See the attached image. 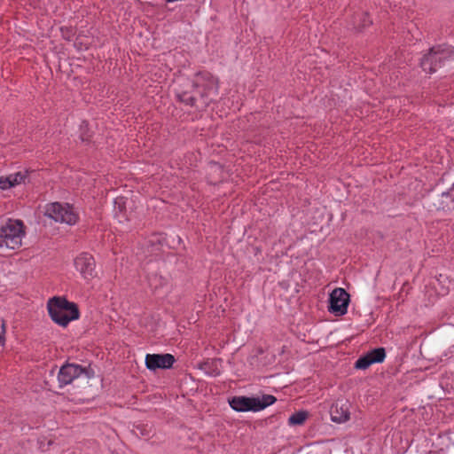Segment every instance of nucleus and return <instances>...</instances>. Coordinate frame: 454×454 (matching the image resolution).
I'll list each match as a JSON object with an SVG mask.
<instances>
[{"instance_id": "9b49d317", "label": "nucleus", "mask_w": 454, "mask_h": 454, "mask_svg": "<svg viewBox=\"0 0 454 454\" xmlns=\"http://www.w3.org/2000/svg\"><path fill=\"white\" fill-rule=\"evenodd\" d=\"M331 419L336 423H344L349 419L350 403L348 401L339 400L331 408Z\"/></svg>"}, {"instance_id": "423d86ee", "label": "nucleus", "mask_w": 454, "mask_h": 454, "mask_svg": "<svg viewBox=\"0 0 454 454\" xmlns=\"http://www.w3.org/2000/svg\"><path fill=\"white\" fill-rule=\"evenodd\" d=\"M45 215L55 222L74 225L76 223L78 215L74 208L68 204L54 202L47 205Z\"/></svg>"}, {"instance_id": "2eb2a0df", "label": "nucleus", "mask_w": 454, "mask_h": 454, "mask_svg": "<svg viewBox=\"0 0 454 454\" xmlns=\"http://www.w3.org/2000/svg\"><path fill=\"white\" fill-rule=\"evenodd\" d=\"M308 417V412L304 411H299L292 414L288 419V424L291 426H300L304 423Z\"/></svg>"}, {"instance_id": "f03ea898", "label": "nucleus", "mask_w": 454, "mask_h": 454, "mask_svg": "<svg viewBox=\"0 0 454 454\" xmlns=\"http://www.w3.org/2000/svg\"><path fill=\"white\" fill-rule=\"evenodd\" d=\"M47 309L51 318L61 326H67L71 321L76 320L80 317L77 305L64 297L50 299Z\"/></svg>"}, {"instance_id": "4468645a", "label": "nucleus", "mask_w": 454, "mask_h": 454, "mask_svg": "<svg viewBox=\"0 0 454 454\" xmlns=\"http://www.w3.org/2000/svg\"><path fill=\"white\" fill-rule=\"evenodd\" d=\"M366 354L372 364L382 363L386 357V352L383 348H374Z\"/></svg>"}, {"instance_id": "412c9836", "label": "nucleus", "mask_w": 454, "mask_h": 454, "mask_svg": "<svg viewBox=\"0 0 454 454\" xmlns=\"http://www.w3.org/2000/svg\"><path fill=\"white\" fill-rule=\"evenodd\" d=\"M442 195H443V196H445V195H446V196H450V197H451V198H454V184H453V187L450 189V192H446V193H445V192H443V193H442Z\"/></svg>"}, {"instance_id": "a211bd4d", "label": "nucleus", "mask_w": 454, "mask_h": 454, "mask_svg": "<svg viewBox=\"0 0 454 454\" xmlns=\"http://www.w3.org/2000/svg\"><path fill=\"white\" fill-rule=\"evenodd\" d=\"M10 184L11 183L8 178V176L0 177V190H6L12 188Z\"/></svg>"}, {"instance_id": "1a4fd4ad", "label": "nucleus", "mask_w": 454, "mask_h": 454, "mask_svg": "<svg viewBox=\"0 0 454 454\" xmlns=\"http://www.w3.org/2000/svg\"><path fill=\"white\" fill-rule=\"evenodd\" d=\"M86 373V369L79 364H67L60 367L58 381L60 387L71 384L75 379Z\"/></svg>"}, {"instance_id": "ddd939ff", "label": "nucleus", "mask_w": 454, "mask_h": 454, "mask_svg": "<svg viewBox=\"0 0 454 454\" xmlns=\"http://www.w3.org/2000/svg\"><path fill=\"white\" fill-rule=\"evenodd\" d=\"M27 171H19L13 174H10L8 176V178L10 180L11 187H14L16 185H19L22 183H25L26 179L27 178Z\"/></svg>"}, {"instance_id": "aec40b11", "label": "nucleus", "mask_w": 454, "mask_h": 454, "mask_svg": "<svg viewBox=\"0 0 454 454\" xmlns=\"http://www.w3.org/2000/svg\"><path fill=\"white\" fill-rule=\"evenodd\" d=\"M4 324L1 321V331H0V344H3L4 341Z\"/></svg>"}, {"instance_id": "20e7f679", "label": "nucleus", "mask_w": 454, "mask_h": 454, "mask_svg": "<svg viewBox=\"0 0 454 454\" xmlns=\"http://www.w3.org/2000/svg\"><path fill=\"white\" fill-rule=\"evenodd\" d=\"M275 402V396L263 395L261 397L234 396L229 400V404L234 411L239 412H257L264 410Z\"/></svg>"}, {"instance_id": "6ab92c4d", "label": "nucleus", "mask_w": 454, "mask_h": 454, "mask_svg": "<svg viewBox=\"0 0 454 454\" xmlns=\"http://www.w3.org/2000/svg\"><path fill=\"white\" fill-rule=\"evenodd\" d=\"M371 22L372 21L369 19V17L367 15H364V20H363L362 23L357 26V28H364V27H367Z\"/></svg>"}, {"instance_id": "9d476101", "label": "nucleus", "mask_w": 454, "mask_h": 454, "mask_svg": "<svg viewBox=\"0 0 454 454\" xmlns=\"http://www.w3.org/2000/svg\"><path fill=\"white\" fill-rule=\"evenodd\" d=\"M174 363L175 357L170 354H148L145 356L146 368L151 371L168 369Z\"/></svg>"}, {"instance_id": "dca6fc26", "label": "nucleus", "mask_w": 454, "mask_h": 454, "mask_svg": "<svg viewBox=\"0 0 454 454\" xmlns=\"http://www.w3.org/2000/svg\"><path fill=\"white\" fill-rule=\"evenodd\" d=\"M372 364H373L372 362L370 360V358L367 356V354H365L364 356L359 357L356 360V362L355 364V367L356 369L365 370L368 367H370Z\"/></svg>"}, {"instance_id": "6e6552de", "label": "nucleus", "mask_w": 454, "mask_h": 454, "mask_svg": "<svg viewBox=\"0 0 454 454\" xmlns=\"http://www.w3.org/2000/svg\"><path fill=\"white\" fill-rule=\"evenodd\" d=\"M74 267L81 276L90 280L96 277V263L93 256L88 253H82L74 259Z\"/></svg>"}, {"instance_id": "f257e3e1", "label": "nucleus", "mask_w": 454, "mask_h": 454, "mask_svg": "<svg viewBox=\"0 0 454 454\" xmlns=\"http://www.w3.org/2000/svg\"><path fill=\"white\" fill-rule=\"evenodd\" d=\"M192 87L194 91L189 92L176 89V98L185 105L192 106L196 95L201 98H211L218 92V80L208 73H200L196 75Z\"/></svg>"}, {"instance_id": "4be33fe9", "label": "nucleus", "mask_w": 454, "mask_h": 454, "mask_svg": "<svg viewBox=\"0 0 454 454\" xmlns=\"http://www.w3.org/2000/svg\"><path fill=\"white\" fill-rule=\"evenodd\" d=\"M81 138L82 141H88L90 139V136L82 135Z\"/></svg>"}, {"instance_id": "f8f14e48", "label": "nucleus", "mask_w": 454, "mask_h": 454, "mask_svg": "<svg viewBox=\"0 0 454 454\" xmlns=\"http://www.w3.org/2000/svg\"><path fill=\"white\" fill-rule=\"evenodd\" d=\"M125 205L124 198H117L114 200V209H115V217L118 219L119 223H123L128 221L126 214L123 212V207Z\"/></svg>"}, {"instance_id": "7ed1b4c3", "label": "nucleus", "mask_w": 454, "mask_h": 454, "mask_svg": "<svg viewBox=\"0 0 454 454\" xmlns=\"http://www.w3.org/2000/svg\"><path fill=\"white\" fill-rule=\"evenodd\" d=\"M25 234V226L21 220L8 219L0 227V248H19Z\"/></svg>"}, {"instance_id": "f3484780", "label": "nucleus", "mask_w": 454, "mask_h": 454, "mask_svg": "<svg viewBox=\"0 0 454 454\" xmlns=\"http://www.w3.org/2000/svg\"><path fill=\"white\" fill-rule=\"evenodd\" d=\"M148 285L152 289H157L163 285V279L161 278H158L156 275L150 277L148 278Z\"/></svg>"}, {"instance_id": "39448f33", "label": "nucleus", "mask_w": 454, "mask_h": 454, "mask_svg": "<svg viewBox=\"0 0 454 454\" xmlns=\"http://www.w3.org/2000/svg\"><path fill=\"white\" fill-rule=\"evenodd\" d=\"M454 49L450 45H439L430 50L429 53L425 55L420 66L427 73H434L438 67L443 66L446 61L453 59Z\"/></svg>"}, {"instance_id": "0eeeda50", "label": "nucleus", "mask_w": 454, "mask_h": 454, "mask_svg": "<svg viewBox=\"0 0 454 454\" xmlns=\"http://www.w3.org/2000/svg\"><path fill=\"white\" fill-rule=\"evenodd\" d=\"M349 294L343 288H335L329 298L328 309L336 316H343L348 311Z\"/></svg>"}]
</instances>
